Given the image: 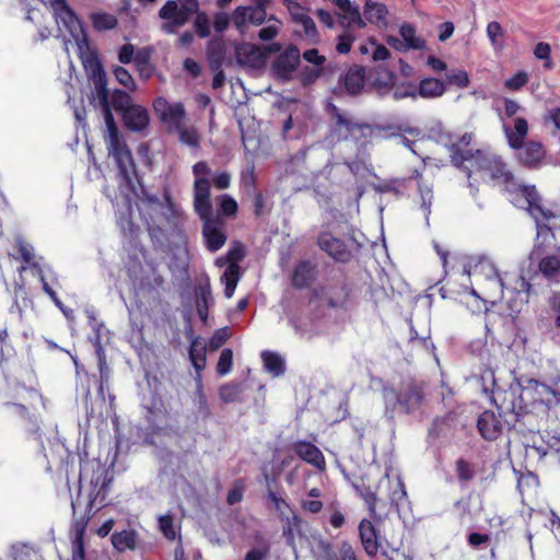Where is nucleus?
Masks as SVG:
<instances>
[{
    "label": "nucleus",
    "instance_id": "48",
    "mask_svg": "<svg viewBox=\"0 0 560 560\" xmlns=\"http://www.w3.org/2000/svg\"><path fill=\"white\" fill-rule=\"evenodd\" d=\"M354 35L351 33V30H346L342 34L338 36V42L336 45V50L339 54H348L351 49L352 43L354 40Z\"/></svg>",
    "mask_w": 560,
    "mask_h": 560
},
{
    "label": "nucleus",
    "instance_id": "38",
    "mask_svg": "<svg viewBox=\"0 0 560 560\" xmlns=\"http://www.w3.org/2000/svg\"><path fill=\"white\" fill-rule=\"evenodd\" d=\"M265 23H267V25L259 31L258 37L261 40H270L279 34L282 23L272 15L267 16Z\"/></svg>",
    "mask_w": 560,
    "mask_h": 560
},
{
    "label": "nucleus",
    "instance_id": "56",
    "mask_svg": "<svg viewBox=\"0 0 560 560\" xmlns=\"http://www.w3.org/2000/svg\"><path fill=\"white\" fill-rule=\"evenodd\" d=\"M159 523H160V528H161L162 533L164 534V536L170 540L175 539L176 532L173 526L172 517L170 515L161 516L159 520Z\"/></svg>",
    "mask_w": 560,
    "mask_h": 560
},
{
    "label": "nucleus",
    "instance_id": "15",
    "mask_svg": "<svg viewBox=\"0 0 560 560\" xmlns=\"http://www.w3.org/2000/svg\"><path fill=\"white\" fill-rule=\"evenodd\" d=\"M292 451L304 462L323 471L326 460L322 451L308 441H296L291 445Z\"/></svg>",
    "mask_w": 560,
    "mask_h": 560
},
{
    "label": "nucleus",
    "instance_id": "21",
    "mask_svg": "<svg viewBox=\"0 0 560 560\" xmlns=\"http://www.w3.org/2000/svg\"><path fill=\"white\" fill-rule=\"evenodd\" d=\"M359 534L365 552L369 556H375L380 547L375 525L369 520H362L359 525Z\"/></svg>",
    "mask_w": 560,
    "mask_h": 560
},
{
    "label": "nucleus",
    "instance_id": "35",
    "mask_svg": "<svg viewBox=\"0 0 560 560\" xmlns=\"http://www.w3.org/2000/svg\"><path fill=\"white\" fill-rule=\"evenodd\" d=\"M177 133L182 144L191 149H198L200 145V135L195 127H188L184 124L179 129L174 131Z\"/></svg>",
    "mask_w": 560,
    "mask_h": 560
},
{
    "label": "nucleus",
    "instance_id": "20",
    "mask_svg": "<svg viewBox=\"0 0 560 560\" xmlns=\"http://www.w3.org/2000/svg\"><path fill=\"white\" fill-rule=\"evenodd\" d=\"M327 112L334 122L335 130L339 133V138H347L357 127L353 119L336 105L329 103L327 105Z\"/></svg>",
    "mask_w": 560,
    "mask_h": 560
},
{
    "label": "nucleus",
    "instance_id": "39",
    "mask_svg": "<svg viewBox=\"0 0 560 560\" xmlns=\"http://www.w3.org/2000/svg\"><path fill=\"white\" fill-rule=\"evenodd\" d=\"M241 387L238 384L228 383L219 388V397L223 402H234L238 400Z\"/></svg>",
    "mask_w": 560,
    "mask_h": 560
},
{
    "label": "nucleus",
    "instance_id": "26",
    "mask_svg": "<svg viewBox=\"0 0 560 560\" xmlns=\"http://www.w3.org/2000/svg\"><path fill=\"white\" fill-rule=\"evenodd\" d=\"M418 96L422 98H438L441 97L445 91V83L435 78H424L419 82L417 88Z\"/></svg>",
    "mask_w": 560,
    "mask_h": 560
},
{
    "label": "nucleus",
    "instance_id": "61",
    "mask_svg": "<svg viewBox=\"0 0 560 560\" xmlns=\"http://www.w3.org/2000/svg\"><path fill=\"white\" fill-rule=\"evenodd\" d=\"M220 199H221V202H220L221 211L226 215L235 214V212L237 210L236 201L229 195H223V196H221Z\"/></svg>",
    "mask_w": 560,
    "mask_h": 560
},
{
    "label": "nucleus",
    "instance_id": "11",
    "mask_svg": "<svg viewBox=\"0 0 560 560\" xmlns=\"http://www.w3.org/2000/svg\"><path fill=\"white\" fill-rule=\"evenodd\" d=\"M522 395L532 397L545 404L548 408H552L560 400V377L553 382L552 386L530 380L528 385L523 388Z\"/></svg>",
    "mask_w": 560,
    "mask_h": 560
},
{
    "label": "nucleus",
    "instance_id": "9",
    "mask_svg": "<svg viewBox=\"0 0 560 560\" xmlns=\"http://www.w3.org/2000/svg\"><path fill=\"white\" fill-rule=\"evenodd\" d=\"M154 110L160 120L170 132H174L186 124V110L180 102L170 103L164 97H158L153 103Z\"/></svg>",
    "mask_w": 560,
    "mask_h": 560
},
{
    "label": "nucleus",
    "instance_id": "19",
    "mask_svg": "<svg viewBox=\"0 0 560 560\" xmlns=\"http://www.w3.org/2000/svg\"><path fill=\"white\" fill-rule=\"evenodd\" d=\"M140 211L149 214L153 223L162 224L167 219L168 213L172 211L168 200L164 201L156 197H148L141 201Z\"/></svg>",
    "mask_w": 560,
    "mask_h": 560
},
{
    "label": "nucleus",
    "instance_id": "47",
    "mask_svg": "<svg viewBox=\"0 0 560 560\" xmlns=\"http://www.w3.org/2000/svg\"><path fill=\"white\" fill-rule=\"evenodd\" d=\"M417 96H418L417 88L415 85H412L411 83H405V84L398 85L393 91V98L396 101L407 98V97L416 98Z\"/></svg>",
    "mask_w": 560,
    "mask_h": 560
},
{
    "label": "nucleus",
    "instance_id": "18",
    "mask_svg": "<svg viewBox=\"0 0 560 560\" xmlns=\"http://www.w3.org/2000/svg\"><path fill=\"white\" fill-rule=\"evenodd\" d=\"M194 206L201 219L210 217V182L198 179L194 182Z\"/></svg>",
    "mask_w": 560,
    "mask_h": 560
},
{
    "label": "nucleus",
    "instance_id": "34",
    "mask_svg": "<svg viewBox=\"0 0 560 560\" xmlns=\"http://www.w3.org/2000/svg\"><path fill=\"white\" fill-rule=\"evenodd\" d=\"M91 22L93 27L98 32L113 30L118 24L115 15L103 11L92 13Z\"/></svg>",
    "mask_w": 560,
    "mask_h": 560
},
{
    "label": "nucleus",
    "instance_id": "25",
    "mask_svg": "<svg viewBox=\"0 0 560 560\" xmlns=\"http://www.w3.org/2000/svg\"><path fill=\"white\" fill-rule=\"evenodd\" d=\"M110 541L118 552H124L126 550H135L138 547L139 537L135 530L125 529L114 533L110 537Z\"/></svg>",
    "mask_w": 560,
    "mask_h": 560
},
{
    "label": "nucleus",
    "instance_id": "52",
    "mask_svg": "<svg viewBox=\"0 0 560 560\" xmlns=\"http://www.w3.org/2000/svg\"><path fill=\"white\" fill-rule=\"evenodd\" d=\"M112 104L115 109L121 110L125 113L126 108L132 106L130 104V97L126 92L115 91L112 97Z\"/></svg>",
    "mask_w": 560,
    "mask_h": 560
},
{
    "label": "nucleus",
    "instance_id": "43",
    "mask_svg": "<svg viewBox=\"0 0 560 560\" xmlns=\"http://www.w3.org/2000/svg\"><path fill=\"white\" fill-rule=\"evenodd\" d=\"M419 194L422 199V208L424 209V217L428 220L430 213V206L433 199L432 185L430 183L419 182Z\"/></svg>",
    "mask_w": 560,
    "mask_h": 560
},
{
    "label": "nucleus",
    "instance_id": "42",
    "mask_svg": "<svg viewBox=\"0 0 560 560\" xmlns=\"http://www.w3.org/2000/svg\"><path fill=\"white\" fill-rule=\"evenodd\" d=\"M324 67L322 66H306L300 72L301 82L304 85L314 83L322 74Z\"/></svg>",
    "mask_w": 560,
    "mask_h": 560
},
{
    "label": "nucleus",
    "instance_id": "8",
    "mask_svg": "<svg viewBox=\"0 0 560 560\" xmlns=\"http://www.w3.org/2000/svg\"><path fill=\"white\" fill-rule=\"evenodd\" d=\"M271 0H250L248 5L237 7L231 16L237 30L244 31L248 25H261L267 20V9Z\"/></svg>",
    "mask_w": 560,
    "mask_h": 560
},
{
    "label": "nucleus",
    "instance_id": "13",
    "mask_svg": "<svg viewBox=\"0 0 560 560\" xmlns=\"http://www.w3.org/2000/svg\"><path fill=\"white\" fill-rule=\"evenodd\" d=\"M300 62V50L295 46H289L272 63V71L281 80H290Z\"/></svg>",
    "mask_w": 560,
    "mask_h": 560
},
{
    "label": "nucleus",
    "instance_id": "59",
    "mask_svg": "<svg viewBox=\"0 0 560 560\" xmlns=\"http://www.w3.org/2000/svg\"><path fill=\"white\" fill-rule=\"evenodd\" d=\"M303 58L306 62L313 65V66H322L324 67V63L326 61L325 56L319 55L318 50L315 48L308 49L304 51Z\"/></svg>",
    "mask_w": 560,
    "mask_h": 560
},
{
    "label": "nucleus",
    "instance_id": "5",
    "mask_svg": "<svg viewBox=\"0 0 560 560\" xmlns=\"http://www.w3.org/2000/svg\"><path fill=\"white\" fill-rule=\"evenodd\" d=\"M465 272L480 288L485 299H499L503 291V279L495 265L486 257H472L465 266Z\"/></svg>",
    "mask_w": 560,
    "mask_h": 560
},
{
    "label": "nucleus",
    "instance_id": "50",
    "mask_svg": "<svg viewBox=\"0 0 560 560\" xmlns=\"http://www.w3.org/2000/svg\"><path fill=\"white\" fill-rule=\"evenodd\" d=\"M230 337L231 331L228 327L218 329L209 340V348L211 350L219 349Z\"/></svg>",
    "mask_w": 560,
    "mask_h": 560
},
{
    "label": "nucleus",
    "instance_id": "6",
    "mask_svg": "<svg viewBox=\"0 0 560 560\" xmlns=\"http://www.w3.org/2000/svg\"><path fill=\"white\" fill-rule=\"evenodd\" d=\"M179 5L176 1H167L159 12V15L164 20L162 30L166 33H175V31L187 23L190 15L197 11V0H180Z\"/></svg>",
    "mask_w": 560,
    "mask_h": 560
},
{
    "label": "nucleus",
    "instance_id": "30",
    "mask_svg": "<svg viewBox=\"0 0 560 560\" xmlns=\"http://www.w3.org/2000/svg\"><path fill=\"white\" fill-rule=\"evenodd\" d=\"M363 14L365 24L368 22L376 25H384L386 23L387 10L382 3L366 0Z\"/></svg>",
    "mask_w": 560,
    "mask_h": 560
},
{
    "label": "nucleus",
    "instance_id": "16",
    "mask_svg": "<svg viewBox=\"0 0 560 560\" xmlns=\"http://www.w3.org/2000/svg\"><path fill=\"white\" fill-rule=\"evenodd\" d=\"M317 243L320 249L337 260L346 261L350 256L345 243L330 232H322L318 236Z\"/></svg>",
    "mask_w": 560,
    "mask_h": 560
},
{
    "label": "nucleus",
    "instance_id": "51",
    "mask_svg": "<svg viewBox=\"0 0 560 560\" xmlns=\"http://www.w3.org/2000/svg\"><path fill=\"white\" fill-rule=\"evenodd\" d=\"M95 353H96V357H97L98 370H100V374H101L100 390H103L104 383H106L108 381V378H109L110 370L107 366L106 358H105V354H104V350L103 349L95 350Z\"/></svg>",
    "mask_w": 560,
    "mask_h": 560
},
{
    "label": "nucleus",
    "instance_id": "17",
    "mask_svg": "<svg viewBox=\"0 0 560 560\" xmlns=\"http://www.w3.org/2000/svg\"><path fill=\"white\" fill-rule=\"evenodd\" d=\"M203 220V236L209 250L217 252L220 249L226 241V236L223 232L222 223L215 220H211L207 217Z\"/></svg>",
    "mask_w": 560,
    "mask_h": 560
},
{
    "label": "nucleus",
    "instance_id": "31",
    "mask_svg": "<svg viewBox=\"0 0 560 560\" xmlns=\"http://www.w3.org/2000/svg\"><path fill=\"white\" fill-rule=\"evenodd\" d=\"M189 358L196 370V375H201V371L206 368V346L198 339H194L189 349Z\"/></svg>",
    "mask_w": 560,
    "mask_h": 560
},
{
    "label": "nucleus",
    "instance_id": "7",
    "mask_svg": "<svg viewBox=\"0 0 560 560\" xmlns=\"http://www.w3.org/2000/svg\"><path fill=\"white\" fill-rule=\"evenodd\" d=\"M244 257V248L241 244H235L232 248L229 249L225 256H221L217 258L215 264L219 267L226 266L223 275L221 276V281L224 283V295L230 299L234 294V291L237 287V282L240 280V266L238 262Z\"/></svg>",
    "mask_w": 560,
    "mask_h": 560
},
{
    "label": "nucleus",
    "instance_id": "45",
    "mask_svg": "<svg viewBox=\"0 0 560 560\" xmlns=\"http://www.w3.org/2000/svg\"><path fill=\"white\" fill-rule=\"evenodd\" d=\"M114 75L116 80L126 89H128L131 92L136 91L137 85L128 70L120 66H117L114 68Z\"/></svg>",
    "mask_w": 560,
    "mask_h": 560
},
{
    "label": "nucleus",
    "instance_id": "28",
    "mask_svg": "<svg viewBox=\"0 0 560 560\" xmlns=\"http://www.w3.org/2000/svg\"><path fill=\"white\" fill-rule=\"evenodd\" d=\"M478 429L487 440H494L500 432V422L493 412L485 411L478 419Z\"/></svg>",
    "mask_w": 560,
    "mask_h": 560
},
{
    "label": "nucleus",
    "instance_id": "36",
    "mask_svg": "<svg viewBox=\"0 0 560 560\" xmlns=\"http://www.w3.org/2000/svg\"><path fill=\"white\" fill-rule=\"evenodd\" d=\"M399 34L408 48L422 49L425 45L424 40L417 36L416 30L410 24H402Z\"/></svg>",
    "mask_w": 560,
    "mask_h": 560
},
{
    "label": "nucleus",
    "instance_id": "57",
    "mask_svg": "<svg viewBox=\"0 0 560 560\" xmlns=\"http://www.w3.org/2000/svg\"><path fill=\"white\" fill-rule=\"evenodd\" d=\"M195 380H196V404L199 409L207 410L208 404H207L206 395L203 393L201 375H196Z\"/></svg>",
    "mask_w": 560,
    "mask_h": 560
},
{
    "label": "nucleus",
    "instance_id": "33",
    "mask_svg": "<svg viewBox=\"0 0 560 560\" xmlns=\"http://www.w3.org/2000/svg\"><path fill=\"white\" fill-rule=\"evenodd\" d=\"M265 369L275 377L284 373V360L277 353L265 351L261 353Z\"/></svg>",
    "mask_w": 560,
    "mask_h": 560
},
{
    "label": "nucleus",
    "instance_id": "55",
    "mask_svg": "<svg viewBox=\"0 0 560 560\" xmlns=\"http://www.w3.org/2000/svg\"><path fill=\"white\" fill-rule=\"evenodd\" d=\"M299 25H301L303 27V31H304V35L311 39L312 42H316L317 40V30H316V26H315V23L314 21L312 20L311 16L306 15L300 23H298Z\"/></svg>",
    "mask_w": 560,
    "mask_h": 560
},
{
    "label": "nucleus",
    "instance_id": "4",
    "mask_svg": "<svg viewBox=\"0 0 560 560\" xmlns=\"http://www.w3.org/2000/svg\"><path fill=\"white\" fill-rule=\"evenodd\" d=\"M503 132L509 145L518 150V161L528 167L538 166L545 158V150L541 143L537 141H528L524 143V139L528 133V122L524 117H515L513 126L503 122Z\"/></svg>",
    "mask_w": 560,
    "mask_h": 560
},
{
    "label": "nucleus",
    "instance_id": "37",
    "mask_svg": "<svg viewBox=\"0 0 560 560\" xmlns=\"http://www.w3.org/2000/svg\"><path fill=\"white\" fill-rule=\"evenodd\" d=\"M212 301L211 292L208 287H201L197 293L196 307L198 316L202 322L208 317V311Z\"/></svg>",
    "mask_w": 560,
    "mask_h": 560
},
{
    "label": "nucleus",
    "instance_id": "53",
    "mask_svg": "<svg viewBox=\"0 0 560 560\" xmlns=\"http://www.w3.org/2000/svg\"><path fill=\"white\" fill-rule=\"evenodd\" d=\"M528 81V75L524 71L517 72L512 78L508 79L505 81V88L512 91L520 90L522 86H524Z\"/></svg>",
    "mask_w": 560,
    "mask_h": 560
},
{
    "label": "nucleus",
    "instance_id": "40",
    "mask_svg": "<svg viewBox=\"0 0 560 560\" xmlns=\"http://www.w3.org/2000/svg\"><path fill=\"white\" fill-rule=\"evenodd\" d=\"M487 35L495 50H499L503 47L501 40L503 37V30L498 22L492 21L487 25Z\"/></svg>",
    "mask_w": 560,
    "mask_h": 560
},
{
    "label": "nucleus",
    "instance_id": "24",
    "mask_svg": "<svg viewBox=\"0 0 560 560\" xmlns=\"http://www.w3.org/2000/svg\"><path fill=\"white\" fill-rule=\"evenodd\" d=\"M365 72L362 67L354 66L350 68L343 77L342 84L345 90L351 94L357 95L364 86Z\"/></svg>",
    "mask_w": 560,
    "mask_h": 560
},
{
    "label": "nucleus",
    "instance_id": "3",
    "mask_svg": "<svg viewBox=\"0 0 560 560\" xmlns=\"http://www.w3.org/2000/svg\"><path fill=\"white\" fill-rule=\"evenodd\" d=\"M471 135L465 133L457 143L452 145V161L456 166L463 167L469 178L472 175H478L481 179L490 178L498 185H504L510 194V200L520 195L518 184L510 171L506 170L505 164L494 154L489 151L476 150L472 152L466 149L471 141Z\"/></svg>",
    "mask_w": 560,
    "mask_h": 560
},
{
    "label": "nucleus",
    "instance_id": "63",
    "mask_svg": "<svg viewBox=\"0 0 560 560\" xmlns=\"http://www.w3.org/2000/svg\"><path fill=\"white\" fill-rule=\"evenodd\" d=\"M456 469H457L459 479L469 480L472 478L474 471L468 463H466L462 459L458 460L456 463Z\"/></svg>",
    "mask_w": 560,
    "mask_h": 560
},
{
    "label": "nucleus",
    "instance_id": "49",
    "mask_svg": "<svg viewBox=\"0 0 560 560\" xmlns=\"http://www.w3.org/2000/svg\"><path fill=\"white\" fill-rule=\"evenodd\" d=\"M446 80L450 84L458 88H466L469 84L468 73L464 70H454L446 74Z\"/></svg>",
    "mask_w": 560,
    "mask_h": 560
},
{
    "label": "nucleus",
    "instance_id": "22",
    "mask_svg": "<svg viewBox=\"0 0 560 560\" xmlns=\"http://www.w3.org/2000/svg\"><path fill=\"white\" fill-rule=\"evenodd\" d=\"M124 121L128 129L141 131L149 125L148 110L140 105H132L126 108L124 113Z\"/></svg>",
    "mask_w": 560,
    "mask_h": 560
},
{
    "label": "nucleus",
    "instance_id": "27",
    "mask_svg": "<svg viewBox=\"0 0 560 560\" xmlns=\"http://www.w3.org/2000/svg\"><path fill=\"white\" fill-rule=\"evenodd\" d=\"M85 313L89 318V324L93 330V336L90 337V341L93 343L95 350L103 349L102 343L104 340L108 339L109 331L105 328L104 324L97 319L94 310L89 308Z\"/></svg>",
    "mask_w": 560,
    "mask_h": 560
},
{
    "label": "nucleus",
    "instance_id": "58",
    "mask_svg": "<svg viewBox=\"0 0 560 560\" xmlns=\"http://www.w3.org/2000/svg\"><path fill=\"white\" fill-rule=\"evenodd\" d=\"M210 173H211V168L203 161L197 162L192 166V174L195 176V180H198V179L209 180Z\"/></svg>",
    "mask_w": 560,
    "mask_h": 560
},
{
    "label": "nucleus",
    "instance_id": "23",
    "mask_svg": "<svg viewBox=\"0 0 560 560\" xmlns=\"http://www.w3.org/2000/svg\"><path fill=\"white\" fill-rule=\"evenodd\" d=\"M315 265L307 260L301 261L294 268L292 283L296 288H305L315 280Z\"/></svg>",
    "mask_w": 560,
    "mask_h": 560
},
{
    "label": "nucleus",
    "instance_id": "41",
    "mask_svg": "<svg viewBox=\"0 0 560 560\" xmlns=\"http://www.w3.org/2000/svg\"><path fill=\"white\" fill-rule=\"evenodd\" d=\"M15 247L18 248L19 254L21 255V258L28 265H33L36 267L37 265L34 262L35 259V252L34 247L28 244L23 238L19 237L15 241Z\"/></svg>",
    "mask_w": 560,
    "mask_h": 560
},
{
    "label": "nucleus",
    "instance_id": "32",
    "mask_svg": "<svg viewBox=\"0 0 560 560\" xmlns=\"http://www.w3.org/2000/svg\"><path fill=\"white\" fill-rule=\"evenodd\" d=\"M550 307L553 313V323L548 329L550 339L560 345V292H555L550 298Z\"/></svg>",
    "mask_w": 560,
    "mask_h": 560
},
{
    "label": "nucleus",
    "instance_id": "1",
    "mask_svg": "<svg viewBox=\"0 0 560 560\" xmlns=\"http://www.w3.org/2000/svg\"><path fill=\"white\" fill-rule=\"evenodd\" d=\"M39 1L51 8L59 30L61 31L63 27L65 31L69 33L71 39L65 42V48L67 51H69V46L71 45L75 49L89 78L94 83L95 93L102 104L106 127L104 131V140L108 155L115 160L121 177L128 184H131L132 176L136 173L133 159L124 140V137L116 126L114 116L110 112L108 103V90L106 88V74L95 50L89 44L88 37L79 19L75 16L65 0Z\"/></svg>",
    "mask_w": 560,
    "mask_h": 560
},
{
    "label": "nucleus",
    "instance_id": "46",
    "mask_svg": "<svg viewBox=\"0 0 560 560\" xmlns=\"http://www.w3.org/2000/svg\"><path fill=\"white\" fill-rule=\"evenodd\" d=\"M405 132H407L409 136L413 137V139L410 140L406 136H401V137H399V142L401 144H404L406 148H408L409 150H411L415 154H419L418 150H419V147L421 143L416 138L420 136V130L416 129V128H407L405 130Z\"/></svg>",
    "mask_w": 560,
    "mask_h": 560
},
{
    "label": "nucleus",
    "instance_id": "14",
    "mask_svg": "<svg viewBox=\"0 0 560 560\" xmlns=\"http://www.w3.org/2000/svg\"><path fill=\"white\" fill-rule=\"evenodd\" d=\"M334 3L340 11L338 13V21L343 28L365 27V20L362 18L358 5L353 4L350 0H334Z\"/></svg>",
    "mask_w": 560,
    "mask_h": 560
},
{
    "label": "nucleus",
    "instance_id": "62",
    "mask_svg": "<svg viewBox=\"0 0 560 560\" xmlns=\"http://www.w3.org/2000/svg\"><path fill=\"white\" fill-rule=\"evenodd\" d=\"M503 105H504V116L508 118H513L518 113L524 110L517 102L510 100V98H504Z\"/></svg>",
    "mask_w": 560,
    "mask_h": 560
},
{
    "label": "nucleus",
    "instance_id": "2",
    "mask_svg": "<svg viewBox=\"0 0 560 560\" xmlns=\"http://www.w3.org/2000/svg\"><path fill=\"white\" fill-rule=\"evenodd\" d=\"M520 195L513 197L511 202L520 208H526L536 222L537 236L529 258L537 261L538 270L549 282L560 283V247L553 253H545L555 241L553 229L558 228V217L545 210L538 203V196L534 187L520 186Z\"/></svg>",
    "mask_w": 560,
    "mask_h": 560
},
{
    "label": "nucleus",
    "instance_id": "60",
    "mask_svg": "<svg viewBox=\"0 0 560 560\" xmlns=\"http://www.w3.org/2000/svg\"><path fill=\"white\" fill-rule=\"evenodd\" d=\"M288 10L293 22H295L296 24L300 23L307 15L304 8H302L299 3L294 1H288Z\"/></svg>",
    "mask_w": 560,
    "mask_h": 560
},
{
    "label": "nucleus",
    "instance_id": "54",
    "mask_svg": "<svg viewBox=\"0 0 560 560\" xmlns=\"http://www.w3.org/2000/svg\"><path fill=\"white\" fill-rule=\"evenodd\" d=\"M195 28L200 37H206L210 33V21L207 14L198 13L195 20Z\"/></svg>",
    "mask_w": 560,
    "mask_h": 560
},
{
    "label": "nucleus",
    "instance_id": "64",
    "mask_svg": "<svg viewBox=\"0 0 560 560\" xmlns=\"http://www.w3.org/2000/svg\"><path fill=\"white\" fill-rule=\"evenodd\" d=\"M135 47L131 44H125L118 51V59L121 63H129L132 59Z\"/></svg>",
    "mask_w": 560,
    "mask_h": 560
},
{
    "label": "nucleus",
    "instance_id": "10",
    "mask_svg": "<svg viewBox=\"0 0 560 560\" xmlns=\"http://www.w3.org/2000/svg\"><path fill=\"white\" fill-rule=\"evenodd\" d=\"M280 45L272 44L268 47H260L253 44H242L236 48L237 62L249 69H260L266 65L267 55L271 51H279Z\"/></svg>",
    "mask_w": 560,
    "mask_h": 560
},
{
    "label": "nucleus",
    "instance_id": "12",
    "mask_svg": "<svg viewBox=\"0 0 560 560\" xmlns=\"http://www.w3.org/2000/svg\"><path fill=\"white\" fill-rule=\"evenodd\" d=\"M422 397L423 395L421 389L412 384H409L401 394H397L394 388L384 389V399L386 401L387 408H395V406L398 404L407 412L417 408L421 404Z\"/></svg>",
    "mask_w": 560,
    "mask_h": 560
},
{
    "label": "nucleus",
    "instance_id": "29",
    "mask_svg": "<svg viewBox=\"0 0 560 560\" xmlns=\"http://www.w3.org/2000/svg\"><path fill=\"white\" fill-rule=\"evenodd\" d=\"M383 483H386V486L389 488L387 497L393 504L398 505L406 498L407 492L399 476H396L392 480L388 472H386L380 481V489L382 488Z\"/></svg>",
    "mask_w": 560,
    "mask_h": 560
},
{
    "label": "nucleus",
    "instance_id": "44",
    "mask_svg": "<svg viewBox=\"0 0 560 560\" xmlns=\"http://www.w3.org/2000/svg\"><path fill=\"white\" fill-rule=\"evenodd\" d=\"M233 364V352L231 349L222 350L219 361L217 364V372L219 375L223 376L231 372Z\"/></svg>",
    "mask_w": 560,
    "mask_h": 560
}]
</instances>
